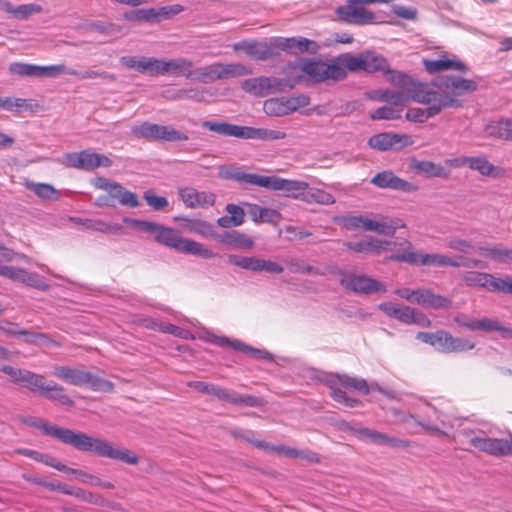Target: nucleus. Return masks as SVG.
Masks as SVG:
<instances>
[{
  "instance_id": "obj_53",
  "label": "nucleus",
  "mask_w": 512,
  "mask_h": 512,
  "mask_svg": "<svg viewBox=\"0 0 512 512\" xmlns=\"http://www.w3.org/2000/svg\"><path fill=\"white\" fill-rule=\"evenodd\" d=\"M188 139V135L170 125H159L158 141L183 142Z\"/></svg>"
},
{
  "instance_id": "obj_41",
  "label": "nucleus",
  "mask_w": 512,
  "mask_h": 512,
  "mask_svg": "<svg viewBox=\"0 0 512 512\" xmlns=\"http://www.w3.org/2000/svg\"><path fill=\"white\" fill-rule=\"evenodd\" d=\"M76 223L82 224L86 229L98 231L107 234H117L122 230V225L118 223H107L102 220L74 219Z\"/></svg>"
},
{
  "instance_id": "obj_51",
  "label": "nucleus",
  "mask_w": 512,
  "mask_h": 512,
  "mask_svg": "<svg viewBox=\"0 0 512 512\" xmlns=\"http://www.w3.org/2000/svg\"><path fill=\"white\" fill-rule=\"evenodd\" d=\"M403 106H393L391 104L377 108L371 115L372 120H395L401 118Z\"/></svg>"
},
{
  "instance_id": "obj_24",
  "label": "nucleus",
  "mask_w": 512,
  "mask_h": 512,
  "mask_svg": "<svg viewBox=\"0 0 512 512\" xmlns=\"http://www.w3.org/2000/svg\"><path fill=\"white\" fill-rule=\"evenodd\" d=\"M178 194L188 208H207L215 203V195L213 193L197 191L192 187L179 188Z\"/></svg>"
},
{
  "instance_id": "obj_18",
  "label": "nucleus",
  "mask_w": 512,
  "mask_h": 512,
  "mask_svg": "<svg viewBox=\"0 0 512 512\" xmlns=\"http://www.w3.org/2000/svg\"><path fill=\"white\" fill-rule=\"evenodd\" d=\"M368 144L370 147L378 151H387L391 149L399 150L412 145L413 140L411 136L407 134L383 132L373 135L368 140Z\"/></svg>"
},
{
  "instance_id": "obj_4",
  "label": "nucleus",
  "mask_w": 512,
  "mask_h": 512,
  "mask_svg": "<svg viewBox=\"0 0 512 512\" xmlns=\"http://www.w3.org/2000/svg\"><path fill=\"white\" fill-rule=\"evenodd\" d=\"M410 99L427 105V108H410L406 112L407 120L418 123H424L429 118L439 114L444 108H458L462 106V102L459 99L423 88L412 95L410 94Z\"/></svg>"
},
{
  "instance_id": "obj_54",
  "label": "nucleus",
  "mask_w": 512,
  "mask_h": 512,
  "mask_svg": "<svg viewBox=\"0 0 512 512\" xmlns=\"http://www.w3.org/2000/svg\"><path fill=\"white\" fill-rule=\"evenodd\" d=\"M77 494V499L81 500V501H84V502H87V503H90V504H94V505H97V506H110V507H116V504L115 503H112L108 500H106L102 495L100 494H95L93 492H90V491H86L82 488H79L78 490V493Z\"/></svg>"
},
{
  "instance_id": "obj_63",
  "label": "nucleus",
  "mask_w": 512,
  "mask_h": 512,
  "mask_svg": "<svg viewBox=\"0 0 512 512\" xmlns=\"http://www.w3.org/2000/svg\"><path fill=\"white\" fill-rule=\"evenodd\" d=\"M17 338H21L27 344H41L49 340L48 336L43 333H37L26 329H19Z\"/></svg>"
},
{
  "instance_id": "obj_6",
  "label": "nucleus",
  "mask_w": 512,
  "mask_h": 512,
  "mask_svg": "<svg viewBox=\"0 0 512 512\" xmlns=\"http://www.w3.org/2000/svg\"><path fill=\"white\" fill-rule=\"evenodd\" d=\"M202 127L221 136L239 139L273 141L281 140L286 137V133L281 130L239 126L226 121L207 120L202 123Z\"/></svg>"
},
{
  "instance_id": "obj_25",
  "label": "nucleus",
  "mask_w": 512,
  "mask_h": 512,
  "mask_svg": "<svg viewBox=\"0 0 512 512\" xmlns=\"http://www.w3.org/2000/svg\"><path fill=\"white\" fill-rule=\"evenodd\" d=\"M396 246L397 243L389 240H381L375 237H368L357 242H345L344 246L357 253L375 254L379 255L381 251L392 249L391 246Z\"/></svg>"
},
{
  "instance_id": "obj_49",
  "label": "nucleus",
  "mask_w": 512,
  "mask_h": 512,
  "mask_svg": "<svg viewBox=\"0 0 512 512\" xmlns=\"http://www.w3.org/2000/svg\"><path fill=\"white\" fill-rule=\"evenodd\" d=\"M192 78L203 83H211L220 80L219 63H213L196 69Z\"/></svg>"
},
{
  "instance_id": "obj_21",
  "label": "nucleus",
  "mask_w": 512,
  "mask_h": 512,
  "mask_svg": "<svg viewBox=\"0 0 512 512\" xmlns=\"http://www.w3.org/2000/svg\"><path fill=\"white\" fill-rule=\"evenodd\" d=\"M370 182L381 189H392L395 191L410 193L418 190V186L402 179L394 174L391 170L377 173Z\"/></svg>"
},
{
  "instance_id": "obj_35",
  "label": "nucleus",
  "mask_w": 512,
  "mask_h": 512,
  "mask_svg": "<svg viewBox=\"0 0 512 512\" xmlns=\"http://www.w3.org/2000/svg\"><path fill=\"white\" fill-rule=\"evenodd\" d=\"M192 66L193 62L186 58L163 60L162 75H183L187 79H191L193 77Z\"/></svg>"
},
{
  "instance_id": "obj_38",
  "label": "nucleus",
  "mask_w": 512,
  "mask_h": 512,
  "mask_svg": "<svg viewBox=\"0 0 512 512\" xmlns=\"http://www.w3.org/2000/svg\"><path fill=\"white\" fill-rule=\"evenodd\" d=\"M218 241L236 247V248H243V249H250L254 245V241L245 235L244 233H241L239 231H226L222 233L221 235H217L215 238Z\"/></svg>"
},
{
  "instance_id": "obj_45",
  "label": "nucleus",
  "mask_w": 512,
  "mask_h": 512,
  "mask_svg": "<svg viewBox=\"0 0 512 512\" xmlns=\"http://www.w3.org/2000/svg\"><path fill=\"white\" fill-rule=\"evenodd\" d=\"M220 80L249 75L252 69L241 63H219Z\"/></svg>"
},
{
  "instance_id": "obj_7",
  "label": "nucleus",
  "mask_w": 512,
  "mask_h": 512,
  "mask_svg": "<svg viewBox=\"0 0 512 512\" xmlns=\"http://www.w3.org/2000/svg\"><path fill=\"white\" fill-rule=\"evenodd\" d=\"M154 239L159 244L174 249L177 252L199 256L204 259H211L214 257L212 250L199 242L183 238L178 230L170 227L161 225Z\"/></svg>"
},
{
  "instance_id": "obj_14",
  "label": "nucleus",
  "mask_w": 512,
  "mask_h": 512,
  "mask_svg": "<svg viewBox=\"0 0 512 512\" xmlns=\"http://www.w3.org/2000/svg\"><path fill=\"white\" fill-rule=\"evenodd\" d=\"M433 85L440 90V94L458 99L457 97L477 90L478 83L473 79L458 76H444L433 81Z\"/></svg>"
},
{
  "instance_id": "obj_20",
  "label": "nucleus",
  "mask_w": 512,
  "mask_h": 512,
  "mask_svg": "<svg viewBox=\"0 0 512 512\" xmlns=\"http://www.w3.org/2000/svg\"><path fill=\"white\" fill-rule=\"evenodd\" d=\"M411 83V78L405 84H397L400 89H376L365 93L366 98L375 102H386L393 106H403L408 100H410V93L406 90V87Z\"/></svg>"
},
{
  "instance_id": "obj_62",
  "label": "nucleus",
  "mask_w": 512,
  "mask_h": 512,
  "mask_svg": "<svg viewBox=\"0 0 512 512\" xmlns=\"http://www.w3.org/2000/svg\"><path fill=\"white\" fill-rule=\"evenodd\" d=\"M28 105L25 99L15 97H0V108L10 112H19L27 109Z\"/></svg>"
},
{
  "instance_id": "obj_19",
  "label": "nucleus",
  "mask_w": 512,
  "mask_h": 512,
  "mask_svg": "<svg viewBox=\"0 0 512 512\" xmlns=\"http://www.w3.org/2000/svg\"><path fill=\"white\" fill-rule=\"evenodd\" d=\"M503 277L479 271H467L461 275V280L468 287H479L489 292L500 293Z\"/></svg>"
},
{
  "instance_id": "obj_29",
  "label": "nucleus",
  "mask_w": 512,
  "mask_h": 512,
  "mask_svg": "<svg viewBox=\"0 0 512 512\" xmlns=\"http://www.w3.org/2000/svg\"><path fill=\"white\" fill-rule=\"evenodd\" d=\"M53 375L59 380L74 386H86L88 371L82 368L57 365L53 368Z\"/></svg>"
},
{
  "instance_id": "obj_39",
  "label": "nucleus",
  "mask_w": 512,
  "mask_h": 512,
  "mask_svg": "<svg viewBox=\"0 0 512 512\" xmlns=\"http://www.w3.org/2000/svg\"><path fill=\"white\" fill-rule=\"evenodd\" d=\"M183 228L189 232L198 234L203 238L215 239L217 237V233L215 232L214 226L200 219H185L183 223Z\"/></svg>"
},
{
  "instance_id": "obj_31",
  "label": "nucleus",
  "mask_w": 512,
  "mask_h": 512,
  "mask_svg": "<svg viewBox=\"0 0 512 512\" xmlns=\"http://www.w3.org/2000/svg\"><path fill=\"white\" fill-rule=\"evenodd\" d=\"M221 401L245 406V407H262L265 404V401L261 397L253 396V395H243L234 390L222 388L219 397L217 398Z\"/></svg>"
},
{
  "instance_id": "obj_58",
  "label": "nucleus",
  "mask_w": 512,
  "mask_h": 512,
  "mask_svg": "<svg viewBox=\"0 0 512 512\" xmlns=\"http://www.w3.org/2000/svg\"><path fill=\"white\" fill-rule=\"evenodd\" d=\"M123 221L140 231L154 235V237L157 235L161 226L158 223L146 220L124 218Z\"/></svg>"
},
{
  "instance_id": "obj_2",
  "label": "nucleus",
  "mask_w": 512,
  "mask_h": 512,
  "mask_svg": "<svg viewBox=\"0 0 512 512\" xmlns=\"http://www.w3.org/2000/svg\"><path fill=\"white\" fill-rule=\"evenodd\" d=\"M341 59L342 54L331 59L329 63L314 59H300L288 63L287 69L295 75H303V82H336L346 78L344 64Z\"/></svg>"
},
{
  "instance_id": "obj_32",
  "label": "nucleus",
  "mask_w": 512,
  "mask_h": 512,
  "mask_svg": "<svg viewBox=\"0 0 512 512\" xmlns=\"http://www.w3.org/2000/svg\"><path fill=\"white\" fill-rule=\"evenodd\" d=\"M400 227H404V224L401 223L398 219H390L388 217H381L380 220L369 219L364 223V230L375 232L379 235L385 236H393L397 229Z\"/></svg>"
},
{
  "instance_id": "obj_28",
  "label": "nucleus",
  "mask_w": 512,
  "mask_h": 512,
  "mask_svg": "<svg viewBox=\"0 0 512 512\" xmlns=\"http://www.w3.org/2000/svg\"><path fill=\"white\" fill-rule=\"evenodd\" d=\"M277 47L289 53H317L319 45L317 42L304 37L279 38L276 41Z\"/></svg>"
},
{
  "instance_id": "obj_34",
  "label": "nucleus",
  "mask_w": 512,
  "mask_h": 512,
  "mask_svg": "<svg viewBox=\"0 0 512 512\" xmlns=\"http://www.w3.org/2000/svg\"><path fill=\"white\" fill-rule=\"evenodd\" d=\"M168 93L169 95L167 98L170 100L188 99L198 103L208 102L209 98L212 96L209 90L205 87L181 88Z\"/></svg>"
},
{
  "instance_id": "obj_22",
  "label": "nucleus",
  "mask_w": 512,
  "mask_h": 512,
  "mask_svg": "<svg viewBox=\"0 0 512 512\" xmlns=\"http://www.w3.org/2000/svg\"><path fill=\"white\" fill-rule=\"evenodd\" d=\"M0 275L14 281L22 282L27 286L37 288L41 291H48L50 288L36 273H28L21 268L0 264Z\"/></svg>"
},
{
  "instance_id": "obj_13",
  "label": "nucleus",
  "mask_w": 512,
  "mask_h": 512,
  "mask_svg": "<svg viewBox=\"0 0 512 512\" xmlns=\"http://www.w3.org/2000/svg\"><path fill=\"white\" fill-rule=\"evenodd\" d=\"M363 0H347L345 5L338 6L335 14L339 20L349 24L366 25L375 21V14L366 8Z\"/></svg>"
},
{
  "instance_id": "obj_30",
  "label": "nucleus",
  "mask_w": 512,
  "mask_h": 512,
  "mask_svg": "<svg viewBox=\"0 0 512 512\" xmlns=\"http://www.w3.org/2000/svg\"><path fill=\"white\" fill-rule=\"evenodd\" d=\"M415 304L433 308V309H441V308H449L452 304L451 299L448 297L434 294L431 289H416L414 302Z\"/></svg>"
},
{
  "instance_id": "obj_5",
  "label": "nucleus",
  "mask_w": 512,
  "mask_h": 512,
  "mask_svg": "<svg viewBox=\"0 0 512 512\" xmlns=\"http://www.w3.org/2000/svg\"><path fill=\"white\" fill-rule=\"evenodd\" d=\"M233 178L242 185L263 187L273 191H281L286 197L302 200L308 189V183L301 180L284 179L278 176H264L254 173L237 171Z\"/></svg>"
},
{
  "instance_id": "obj_64",
  "label": "nucleus",
  "mask_w": 512,
  "mask_h": 512,
  "mask_svg": "<svg viewBox=\"0 0 512 512\" xmlns=\"http://www.w3.org/2000/svg\"><path fill=\"white\" fill-rule=\"evenodd\" d=\"M43 8L41 5L36 3L23 4L15 7L14 17L17 19H27L29 16L37 13H41Z\"/></svg>"
},
{
  "instance_id": "obj_36",
  "label": "nucleus",
  "mask_w": 512,
  "mask_h": 512,
  "mask_svg": "<svg viewBox=\"0 0 512 512\" xmlns=\"http://www.w3.org/2000/svg\"><path fill=\"white\" fill-rule=\"evenodd\" d=\"M41 396L50 401L58 402L61 405L74 406V401L65 393V388L55 381H46Z\"/></svg>"
},
{
  "instance_id": "obj_61",
  "label": "nucleus",
  "mask_w": 512,
  "mask_h": 512,
  "mask_svg": "<svg viewBox=\"0 0 512 512\" xmlns=\"http://www.w3.org/2000/svg\"><path fill=\"white\" fill-rule=\"evenodd\" d=\"M143 198L147 205L155 211L164 210L169 204L166 197L158 196L152 190L145 191L143 193Z\"/></svg>"
},
{
  "instance_id": "obj_1",
  "label": "nucleus",
  "mask_w": 512,
  "mask_h": 512,
  "mask_svg": "<svg viewBox=\"0 0 512 512\" xmlns=\"http://www.w3.org/2000/svg\"><path fill=\"white\" fill-rule=\"evenodd\" d=\"M24 423L41 430L46 436L53 437L63 444L72 446L80 452L117 460L128 465H136L139 462V456L135 452L124 447L115 446L104 438L60 427L34 417L25 419Z\"/></svg>"
},
{
  "instance_id": "obj_16",
  "label": "nucleus",
  "mask_w": 512,
  "mask_h": 512,
  "mask_svg": "<svg viewBox=\"0 0 512 512\" xmlns=\"http://www.w3.org/2000/svg\"><path fill=\"white\" fill-rule=\"evenodd\" d=\"M347 431L351 432L362 441H369L377 445L407 448L410 444L408 440L391 437L369 428L348 426Z\"/></svg>"
},
{
  "instance_id": "obj_44",
  "label": "nucleus",
  "mask_w": 512,
  "mask_h": 512,
  "mask_svg": "<svg viewBox=\"0 0 512 512\" xmlns=\"http://www.w3.org/2000/svg\"><path fill=\"white\" fill-rule=\"evenodd\" d=\"M302 201L309 204L317 203L321 205H332L335 203V198L332 194L323 189L315 187L310 188L308 186L305 196L302 197Z\"/></svg>"
},
{
  "instance_id": "obj_57",
  "label": "nucleus",
  "mask_w": 512,
  "mask_h": 512,
  "mask_svg": "<svg viewBox=\"0 0 512 512\" xmlns=\"http://www.w3.org/2000/svg\"><path fill=\"white\" fill-rule=\"evenodd\" d=\"M8 70L11 74H15L20 77H37V65L13 62L9 65Z\"/></svg>"
},
{
  "instance_id": "obj_47",
  "label": "nucleus",
  "mask_w": 512,
  "mask_h": 512,
  "mask_svg": "<svg viewBox=\"0 0 512 512\" xmlns=\"http://www.w3.org/2000/svg\"><path fill=\"white\" fill-rule=\"evenodd\" d=\"M481 255L489 257L500 263H511L512 249L501 246L479 247Z\"/></svg>"
},
{
  "instance_id": "obj_3",
  "label": "nucleus",
  "mask_w": 512,
  "mask_h": 512,
  "mask_svg": "<svg viewBox=\"0 0 512 512\" xmlns=\"http://www.w3.org/2000/svg\"><path fill=\"white\" fill-rule=\"evenodd\" d=\"M342 63L344 64L345 73L365 71L367 73L383 72L388 74V81L392 84L405 85L409 81V77L400 72H394L390 70L387 60L380 54L373 51H365L357 56L350 53L342 54Z\"/></svg>"
},
{
  "instance_id": "obj_9",
  "label": "nucleus",
  "mask_w": 512,
  "mask_h": 512,
  "mask_svg": "<svg viewBox=\"0 0 512 512\" xmlns=\"http://www.w3.org/2000/svg\"><path fill=\"white\" fill-rule=\"evenodd\" d=\"M417 339L444 353L463 352L472 350L475 347V343L468 339L454 337L444 330L434 333L419 332L417 334Z\"/></svg>"
},
{
  "instance_id": "obj_60",
  "label": "nucleus",
  "mask_w": 512,
  "mask_h": 512,
  "mask_svg": "<svg viewBox=\"0 0 512 512\" xmlns=\"http://www.w3.org/2000/svg\"><path fill=\"white\" fill-rule=\"evenodd\" d=\"M88 378L87 385L90 386V388L93 391H100V392H111L113 391L114 385L112 382L95 375L88 371Z\"/></svg>"
},
{
  "instance_id": "obj_23",
  "label": "nucleus",
  "mask_w": 512,
  "mask_h": 512,
  "mask_svg": "<svg viewBox=\"0 0 512 512\" xmlns=\"http://www.w3.org/2000/svg\"><path fill=\"white\" fill-rule=\"evenodd\" d=\"M472 446L493 456L512 455V441L490 438L486 433L481 438L472 439Z\"/></svg>"
},
{
  "instance_id": "obj_27",
  "label": "nucleus",
  "mask_w": 512,
  "mask_h": 512,
  "mask_svg": "<svg viewBox=\"0 0 512 512\" xmlns=\"http://www.w3.org/2000/svg\"><path fill=\"white\" fill-rule=\"evenodd\" d=\"M233 50H242L247 56L257 61H265L273 56V50L266 42L244 40L233 44Z\"/></svg>"
},
{
  "instance_id": "obj_43",
  "label": "nucleus",
  "mask_w": 512,
  "mask_h": 512,
  "mask_svg": "<svg viewBox=\"0 0 512 512\" xmlns=\"http://www.w3.org/2000/svg\"><path fill=\"white\" fill-rule=\"evenodd\" d=\"M414 170L426 177H446L448 172L441 165L432 161H416L413 164Z\"/></svg>"
},
{
  "instance_id": "obj_48",
  "label": "nucleus",
  "mask_w": 512,
  "mask_h": 512,
  "mask_svg": "<svg viewBox=\"0 0 512 512\" xmlns=\"http://www.w3.org/2000/svg\"><path fill=\"white\" fill-rule=\"evenodd\" d=\"M486 130L490 136L509 141L512 130V120L505 119L492 122L487 125Z\"/></svg>"
},
{
  "instance_id": "obj_15",
  "label": "nucleus",
  "mask_w": 512,
  "mask_h": 512,
  "mask_svg": "<svg viewBox=\"0 0 512 512\" xmlns=\"http://www.w3.org/2000/svg\"><path fill=\"white\" fill-rule=\"evenodd\" d=\"M0 369L1 372L8 375L14 383L22 384L31 392L41 395L46 384V379L43 375L12 366L0 367Z\"/></svg>"
},
{
  "instance_id": "obj_12",
  "label": "nucleus",
  "mask_w": 512,
  "mask_h": 512,
  "mask_svg": "<svg viewBox=\"0 0 512 512\" xmlns=\"http://www.w3.org/2000/svg\"><path fill=\"white\" fill-rule=\"evenodd\" d=\"M64 163L69 167L86 171H91L98 167L112 166V161L107 156L96 153L91 149L65 154Z\"/></svg>"
},
{
  "instance_id": "obj_50",
  "label": "nucleus",
  "mask_w": 512,
  "mask_h": 512,
  "mask_svg": "<svg viewBox=\"0 0 512 512\" xmlns=\"http://www.w3.org/2000/svg\"><path fill=\"white\" fill-rule=\"evenodd\" d=\"M159 125L150 122H143L140 125L133 126L131 131L138 138L158 141Z\"/></svg>"
},
{
  "instance_id": "obj_10",
  "label": "nucleus",
  "mask_w": 512,
  "mask_h": 512,
  "mask_svg": "<svg viewBox=\"0 0 512 512\" xmlns=\"http://www.w3.org/2000/svg\"><path fill=\"white\" fill-rule=\"evenodd\" d=\"M330 383V395L331 397L339 403H342L348 407H356L360 404V401L351 397H348L346 392L337 387V385H342L346 388L357 390L363 394L369 393V385L366 380L362 378L352 377L349 375H334L332 376Z\"/></svg>"
},
{
  "instance_id": "obj_37",
  "label": "nucleus",
  "mask_w": 512,
  "mask_h": 512,
  "mask_svg": "<svg viewBox=\"0 0 512 512\" xmlns=\"http://www.w3.org/2000/svg\"><path fill=\"white\" fill-rule=\"evenodd\" d=\"M469 168L479 172L482 176L501 177L504 170L494 166L485 156L470 157Z\"/></svg>"
},
{
  "instance_id": "obj_8",
  "label": "nucleus",
  "mask_w": 512,
  "mask_h": 512,
  "mask_svg": "<svg viewBox=\"0 0 512 512\" xmlns=\"http://www.w3.org/2000/svg\"><path fill=\"white\" fill-rule=\"evenodd\" d=\"M402 252L391 254L386 259L394 262H403L410 265L429 267H452L453 257L440 253H422L412 250V243L403 240L400 243Z\"/></svg>"
},
{
  "instance_id": "obj_11",
  "label": "nucleus",
  "mask_w": 512,
  "mask_h": 512,
  "mask_svg": "<svg viewBox=\"0 0 512 512\" xmlns=\"http://www.w3.org/2000/svg\"><path fill=\"white\" fill-rule=\"evenodd\" d=\"M337 274L340 277L341 286L355 294L369 295L386 291L385 285L372 277L344 270H339Z\"/></svg>"
},
{
  "instance_id": "obj_46",
  "label": "nucleus",
  "mask_w": 512,
  "mask_h": 512,
  "mask_svg": "<svg viewBox=\"0 0 512 512\" xmlns=\"http://www.w3.org/2000/svg\"><path fill=\"white\" fill-rule=\"evenodd\" d=\"M26 188L43 200L56 201L60 198L59 191L50 184L27 182Z\"/></svg>"
},
{
  "instance_id": "obj_42",
  "label": "nucleus",
  "mask_w": 512,
  "mask_h": 512,
  "mask_svg": "<svg viewBox=\"0 0 512 512\" xmlns=\"http://www.w3.org/2000/svg\"><path fill=\"white\" fill-rule=\"evenodd\" d=\"M477 331H497L503 338L512 339V327L502 325L498 320L484 317L477 321Z\"/></svg>"
},
{
  "instance_id": "obj_33",
  "label": "nucleus",
  "mask_w": 512,
  "mask_h": 512,
  "mask_svg": "<svg viewBox=\"0 0 512 512\" xmlns=\"http://www.w3.org/2000/svg\"><path fill=\"white\" fill-rule=\"evenodd\" d=\"M423 65L426 71L430 74H434L445 70H455L462 73H466L469 70L468 66L464 62L456 58L448 59L443 57L437 60L424 59Z\"/></svg>"
},
{
  "instance_id": "obj_59",
  "label": "nucleus",
  "mask_w": 512,
  "mask_h": 512,
  "mask_svg": "<svg viewBox=\"0 0 512 512\" xmlns=\"http://www.w3.org/2000/svg\"><path fill=\"white\" fill-rule=\"evenodd\" d=\"M233 349L241 350L245 353H249L255 359H264L267 361H273V355L270 354L268 351L251 347V346L241 343L240 341H237V340H235V342L233 343Z\"/></svg>"
},
{
  "instance_id": "obj_56",
  "label": "nucleus",
  "mask_w": 512,
  "mask_h": 512,
  "mask_svg": "<svg viewBox=\"0 0 512 512\" xmlns=\"http://www.w3.org/2000/svg\"><path fill=\"white\" fill-rule=\"evenodd\" d=\"M75 478L84 484H92L94 486L102 487L105 489H113L114 488L113 483H111L109 481H103L98 476H95V475L88 473L84 470L75 472Z\"/></svg>"
},
{
  "instance_id": "obj_52",
  "label": "nucleus",
  "mask_w": 512,
  "mask_h": 512,
  "mask_svg": "<svg viewBox=\"0 0 512 512\" xmlns=\"http://www.w3.org/2000/svg\"><path fill=\"white\" fill-rule=\"evenodd\" d=\"M162 64L163 60L155 57H141V74H148L152 77L162 75Z\"/></svg>"
},
{
  "instance_id": "obj_26",
  "label": "nucleus",
  "mask_w": 512,
  "mask_h": 512,
  "mask_svg": "<svg viewBox=\"0 0 512 512\" xmlns=\"http://www.w3.org/2000/svg\"><path fill=\"white\" fill-rule=\"evenodd\" d=\"M287 77H265L263 76V84L265 87L266 95L274 93L288 92L292 90L297 84L303 83V75H295L290 73L286 68Z\"/></svg>"
},
{
  "instance_id": "obj_40",
  "label": "nucleus",
  "mask_w": 512,
  "mask_h": 512,
  "mask_svg": "<svg viewBox=\"0 0 512 512\" xmlns=\"http://www.w3.org/2000/svg\"><path fill=\"white\" fill-rule=\"evenodd\" d=\"M397 319L405 324L428 326L430 320L421 312L409 306H400Z\"/></svg>"
},
{
  "instance_id": "obj_17",
  "label": "nucleus",
  "mask_w": 512,
  "mask_h": 512,
  "mask_svg": "<svg viewBox=\"0 0 512 512\" xmlns=\"http://www.w3.org/2000/svg\"><path fill=\"white\" fill-rule=\"evenodd\" d=\"M392 413L395 416L400 417V421L403 423H410L414 422L417 426H421L425 430L435 433L437 435H444L445 433L440 430L435 424V421H439L441 423H444L443 414L439 412L435 407L431 406L430 404L425 405L424 414L426 419L423 421L416 420L415 416L412 414H403L397 409H392Z\"/></svg>"
},
{
  "instance_id": "obj_55",
  "label": "nucleus",
  "mask_w": 512,
  "mask_h": 512,
  "mask_svg": "<svg viewBox=\"0 0 512 512\" xmlns=\"http://www.w3.org/2000/svg\"><path fill=\"white\" fill-rule=\"evenodd\" d=\"M112 198L117 199L121 205L130 208L138 207L140 204L137 195L131 191L124 189V187L121 184L120 188L115 191Z\"/></svg>"
}]
</instances>
